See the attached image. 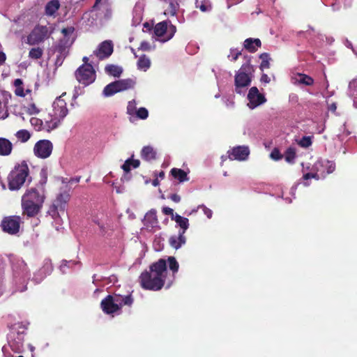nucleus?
<instances>
[{
	"label": "nucleus",
	"mask_w": 357,
	"mask_h": 357,
	"mask_svg": "<svg viewBox=\"0 0 357 357\" xmlns=\"http://www.w3.org/2000/svg\"><path fill=\"white\" fill-rule=\"evenodd\" d=\"M167 274V261L160 259L149 266V271L141 273L139 282L144 289L159 291L165 285Z\"/></svg>",
	"instance_id": "nucleus-1"
},
{
	"label": "nucleus",
	"mask_w": 357,
	"mask_h": 357,
	"mask_svg": "<svg viewBox=\"0 0 357 357\" xmlns=\"http://www.w3.org/2000/svg\"><path fill=\"white\" fill-rule=\"evenodd\" d=\"M45 199V190L43 186L40 189L31 188L26 190L22 197V215L28 218H33L38 215Z\"/></svg>",
	"instance_id": "nucleus-2"
},
{
	"label": "nucleus",
	"mask_w": 357,
	"mask_h": 357,
	"mask_svg": "<svg viewBox=\"0 0 357 357\" xmlns=\"http://www.w3.org/2000/svg\"><path fill=\"white\" fill-rule=\"evenodd\" d=\"M29 175V169L26 161L15 165L8 176V186L10 190H20Z\"/></svg>",
	"instance_id": "nucleus-3"
},
{
	"label": "nucleus",
	"mask_w": 357,
	"mask_h": 357,
	"mask_svg": "<svg viewBox=\"0 0 357 357\" xmlns=\"http://www.w3.org/2000/svg\"><path fill=\"white\" fill-rule=\"evenodd\" d=\"M253 67L250 61L243 63L234 77L235 91L241 94L248 88L252 82V73Z\"/></svg>",
	"instance_id": "nucleus-4"
},
{
	"label": "nucleus",
	"mask_w": 357,
	"mask_h": 357,
	"mask_svg": "<svg viewBox=\"0 0 357 357\" xmlns=\"http://www.w3.org/2000/svg\"><path fill=\"white\" fill-rule=\"evenodd\" d=\"M77 82L84 86L92 84L96 77V71L90 63L82 64L75 72Z\"/></svg>",
	"instance_id": "nucleus-5"
},
{
	"label": "nucleus",
	"mask_w": 357,
	"mask_h": 357,
	"mask_svg": "<svg viewBox=\"0 0 357 357\" xmlns=\"http://www.w3.org/2000/svg\"><path fill=\"white\" fill-rule=\"evenodd\" d=\"M51 33L47 26L38 24L27 36L26 43L30 45H38L48 38Z\"/></svg>",
	"instance_id": "nucleus-6"
},
{
	"label": "nucleus",
	"mask_w": 357,
	"mask_h": 357,
	"mask_svg": "<svg viewBox=\"0 0 357 357\" xmlns=\"http://www.w3.org/2000/svg\"><path fill=\"white\" fill-rule=\"evenodd\" d=\"M22 223L23 221L21 216L9 215L2 219L0 226L3 232L15 235L19 233Z\"/></svg>",
	"instance_id": "nucleus-7"
},
{
	"label": "nucleus",
	"mask_w": 357,
	"mask_h": 357,
	"mask_svg": "<svg viewBox=\"0 0 357 357\" xmlns=\"http://www.w3.org/2000/svg\"><path fill=\"white\" fill-rule=\"evenodd\" d=\"M156 36L163 37L162 40L166 42L172 39L176 32V26L171 24L170 21L165 20L155 24L153 29Z\"/></svg>",
	"instance_id": "nucleus-8"
},
{
	"label": "nucleus",
	"mask_w": 357,
	"mask_h": 357,
	"mask_svg": "<svg viewBox=\"0 0 357 357\" xmlns=\"http://www.w3.org/2000/svg\"><path fill=\"white\" fill-rule=\"evenodd\" d=\"M313 171L319 176V179L325 178L328 174L333 173L335 169V163L327 160H317L313 165Z\"/></svg>",
	"instance_id": "nucleus-9"
},
{
	"label": "nucleus",
	"mask_w": 357,
	"mask_h": 357,
	"mask_svg": "<svg viewBox=\"0 0 357 357\" xmlns=\"http://www.w3.org/2000/svg\"><path fill=\"white\" fill-rule=\"evenodd\" d=\"M53 149L52 143L47 139H41L37 142L33 148L34 154L40 158H48Z\"/></svg>",
	"instance_id": "nucleus-10"
},
{
	"label": "nucleus",
	"mask_w": 357,
	"mask_h": 357,
	"mask_svg": "<svg viewBox=\"0 0 357 357\" xmlns=\"http://www.w3.org/2000/svg\"><path fill=\"white\" fill-rule=\"evenodd\" d=\"M63 96L57 98L53 102V114L52 116L55 119H58V123H60L68 113V110L66 107V101L62 98Z\"/></svg>",
	"instance_id": "nucleus-11"
},
{
	"label": "nucleus",
	"mask_w": 357,
	"mask_h": 357,
	"mask_svg": "<svg viewBox=\"0 0 357 357\" xmlns=\"http://www.w3.org/2000/svg\"><path fill=\"white\" fill-rule=\"evenodd\" d=\"M114 295H107L101 301L100 307L102 312L106 314H112L120 310Z\"/></svg>",
	"instance_id": "nucleus-12"
},
{
	"label": "nucleus",
	"mask_w": 357,
	"mask_h": 357,
	"mask_svg": "<svg viewBox=\"0 0 357 357\" xmlns=\"http://www.w3.org/2000/svg\"><path fill=\"white\" fill-rule=\"evenodd\" d=\"M248 99L249 100L248 105L250 109H254L266 101L265 96L259 93L256 86L250 89Z\"/></svg>",
	"instance_id": "nucleus-13"
},
{
	"label": "nucleus",
	"mask_w": 357,
	"mask_h": 357,
	"mask_svg": "<svg viewBox=\"0 0 357 357\" xmlns=\"http://www.w3.org/2000/svg\"><path fill=\"white\" fill-rule=\"evenodd\" d=\"M113 50L112 42L111 40H105L98 45V47L93 52V54L98 59L103 60L110 56Z\"/></svg>",
	"instance_id": "nucleus-14"
},
{
	"label": "nucleus",
	"mask_w": 357,
	"mask_h": 357,
	"mask_svg": "<svg viewBox=\"0 0 357 357\" xmlns=\"http://www.w3.org/2000/svg\"><path fill=\"white\" fill-rule=\"evenodd\" d=\"M230 160H245L250 154V150L247 146H237L228 151Z\"/></svg>",
	"instance_id": "nucleus-15"
},
{
	"label": "nucleus",
	"mask_w": 357,
	"mask_h": 357,
	"mask_svg": "<svg viewBox=\"0 0 357 357\" xmlns=\"http://www.w3.org/2000/svg\"><path fill=\"white\" fill-rule=\"evenodd\" d=\"M144 225L149 230H155L159 228V222L157 218V211L152 208L149 211L143 219Z\"/></svg>",
	"instance_id": "nucleus-16"
},
{
	"label": "nucleus",
	"mask_w": 357,
	"mask_h": 357,
	"mask_svg": "<svg viewBox=\"0 0 357 357\" xmlns=\"http://www.w3.org/2000/svg\"><path fill=\"white\" fill-rule=\"evenodd\" d=\"M69 199L70 195L68 192L59 193L52 205L60 210L61 214H64Z\"/></svg>",
	"instance_id": "nucleus-17"
},
{
	"label": "nucleus",
	"mask_w": 357,
	"mask_h": 357,
	"mask_svg": "<svg viewBox=\"0 0 357 357\" xmlns=\"http://www.w3.org/2000/svg\"><path fill=\"white\" fill-rule=\"evenodd\" d=\"M116 300H118L119 302H117L118 305L120 308V310L122 308L123 306H128L131 307L134 303V298L132 296V294H129L127 295H121L114 294Z\"/></svg>",
	"instance_id": "nucleus-18"
},
{
	"label": "nucleus",
	"mask_w": 357,
	"mask_h": 357,
	"mask_svg": "<svg viewBox=\"0 0 357 357\" xmlns=\"http://www.w3.org/2000/svg\"><path fill=\"white\" fill-rule=\"evenodd\" d=\"M71 42H70V38H61L60 39L57 44L55 45V51L60 54L68 55V47L71 45Z\"/></svg>",
	"instance_id": "nucleus-19"
},
{
	"label": "nucleus",
	"mask_w": 357,
	"mask_h": 357,
	"mask_svg": "<svg viewBox=\"0 0 357 357\" xmlns=\"http://www.w3.org/2000/svg\"><path fill=\"white\" fill-rule=\"evenodd\" d=\"M243 46L249 52L254 53L261 46V42L259 38H249L244 40Z\"/></svg>",
	"instance_id": "nucleus-20"
},
{
	"label": "nucleus",
	"mask_w": 357,
	"mask_h": 357,
	"mask_svg": "<svg viewBox=\"0 0 357 357\" xmlns=\"http://www.w3.org/2000/svg\"><path fill=\"white\" fill-rule=\"evenodd\" d=\"M12 142L6 138L0 137V155L8 156L13 151Z\"/></svg>",
	"instance_id": "nucleus-21"
},
{
	"label": "nucleus",
	"mask_w": 357,
	"mask_h": 357,
	"mask_svg": "<svg viewBox=\"0 0 357 357\" xmlns=\"http://www.w3.org/2000/svg\"><path fill=\"white\" fill-rule=\"evenodd\" d=\"M156 151L151 146H144L141 151V158L146 161H151L156 158Z\"/></svg>",
	"instance_id": "nucleus-22"
},
{
	"label": "nucleus",
	"mask_w": 357,
	"mask_h": 357,
	"mask_svg": "<svg viewBox=\"0 0 357 357\" xmlns=\"http://www.w3.org/2000/svg\"><path fill=\"white\" fill-rule=\"evenodd\" d=\"M60 3L59 0H51L45 6V13L47 16L54 15L59 9Z\"/></svg>",
	"instance_id": "nucleus-23"
},
{
	"label": "nucleus",
	"mask_w": 357,
	"mask_h": 357,
	"mask_svg": "<svg viewBox=\"0 0 357 357\" xmlns=\"http://www.w3.org/2000/svg\"><path fill=\"white\" fill-rule=\"evenodd\" d=\"M170 174L176 180L178 181L180 183L188 181L189 180L188 173L183 169L172 168L170 171Z\"/></svg>",
	"instance_id": "nucleus-24"
},
{
	"label": "nucleus",
	"mask_w": 357,
	"mask_h": 357,
	"mask_svg": "<svg viewBox=\"0 0 357 357\" xmlns=\"http://www.w3.org/2000/svg\"><path fill=\"white\" fill-rule=\"evenodd\" d=\"M119 91H123L130 89H132L135 84V82L130 78L123 79L115 81Z\"/></svg>",
	"instance_id": "nucleus-25"
},
{
	"label": "nucleus",
	"mask_w": 357,
	"mask_h": 357,
	"mask_svg": "<svg viewBox=\"0 0 357 357\" xmlns=\"http://www.w3.org/2000/svg\"><path fill=\"white\" fill-rule=\"evenodd\" d=\"M185 243V237L184 234L180 233L178 236H173L169 238V243L171 246L175 249H178L183 244Z\"/></svg>",
	"instance_id": "nucleus-26"
},
{
	"label": "nucleus",
	"mask_w": 357,
	"mask_h": 357,
	"mask_svg": "<svg viewBox=\"0 0 357 357\" xmlns=\"http://www.w3.org/2000/svg\"><path fill=\"white\" fill-rule=\"evenodd\" d=\"M105 70L108 75L115 77H119L123 73L121 67L114 64L107 65L105 68Z\"/></svg>",
	"instance_id": "nucleus-27"
},
{
	"label": "nucleus",
	"mask_w": 357,
	"mask_h": 357,
	"mask_svg": "<svg viewBox=\"0 0 357 357\" xmlns=\"http://www.w3.org/2000/svg\"><path fill=\"white\" fill-rule=\"evenodd\" d=\"M119 92H120L119 89H118V86L114 81L109 83L104 88L102 93L105 97H109Z\"/></svg>",
	"instance_id": "nucleus-28"
},
{
	"label": "nucleus",
	"mask_w": 357,
	"mask_h": 357,
	"mask_svg": "<svg viewBox=\"0 0 357 357\" xmlns=\"http://www.w3.org/2000/svg\"><path fill=\"white\" fill-rule=\"evenodd\" d=\"M139 165L140 161L139 160L128 158L125 161L123 165L121 166V168L126 173H128L130 172L131 167L133 168H137Z\"/></svg>",
	"instance_id": "nucleus-29"
},
{
	"label": "nucleus",
	"mask_w": 357,
	"mask_h": 357,
	"mask_svg": "<svg viewBox=\"0 0 357 357\" xmlns=\"http://www.w3.org/2000/svg\"><path fill=\"white\" fill-rule=\"evenodd\" d=\"M175 222L179 225L182 231H180V233L185 234V231L188 229L189 227V221L188 219L184 217L181 216L180 215L175 214V218H174Z\"/></svg>",
	"instance_id": "nucleus-30"
},
{
	"label": "nucleus",
	"mask_w": 357,
	"mask_h": 357,
	"mask_svg": "<svg viewBox=\"0 0 357 357\" xmlns=\"http://www.w3.org/2000/svg\"><path fill=\"white\" fill-rule=\"evenodd\" d=\"M137 68L146 71L151 66V61L145 54L142 55L137 61Z\"/></svg>",
	"instance_id": "nucleus-31"
},
{
	"label": "nucleus",
	"mask_w": 357,
	"mask_h": 357,
	"mask_svg": "<svg viewBox=\"0 0 357 357\" xmlns=\"http://www.w3.org/2000/svg\"><path fill=\"white\" fill-rule=\"evenodd\" d=\"M167 2L169 3V6L165 11V15H176L179 8L178 0H168Z\"/></svg>",
	"instance_id": "nucleus-32"
},
{
	"label": "nucleus",
	"mask_w": 357,
	"mask_h": 357,
	"mask_svg": "<svg viewBox=\"0 0 357 357\" xmlns=\"http://www.w3.org/2000/svg\"><path fill=\"white\" fill-rule=\"evenodd\" d=\"M195 7L203 13L209 12L212 9L211 3L207 0H196Z\"/></svg>",
	"instance_id": "nucleus-33"
},
{
	"label": "nucleus",
	"mask_w": 357,
	"mask_h": 357,
	"mask_svg": "<svg viewBox=\"0 0 357 357\" xmlns=\"http://www.w3.org/2000/svg\"><path fill=\"white\" fill-rule=\"evenodd\" d=\"M296 157V153L295 148L289 147L288 149H287L284 153V159L287 162L290 164H294Z\"/></svg>",
	"instance_id": "nucleus-34"
},
{
	"label": "nucleus",
	"mask_w": 357,
	"mask_h": 357,
	"mask_svg": "<svg viewBox=\"0 0 357 357\" xmlns=\"http://www.w3.org/2000/svg\"><path fill=\"white\" fill-rule=\"evenodd\" d=\"M298 79L297 80L299 84H302L305 86H312L314 84V79L310 76L303 74H298Z\"/></svg>",
	"instance_id": "nucleus-35"
},
{
	"label": "nucleus",
	"mask_w": 357,
	"mask_h": 357,
	"mask_svg": "<svg viewBox=\"0 0 357 357\" xmlns=\"http://www.w3.org/2000/svg\"><path fill=\"white\" fill-rule=\"evenodd\" d=\"M23 82L21 79H16L14 81V86H15V94L17 96L24 97L25 93L24 92V88L22 86Z\"/></svg>",
	"instance_id": "nucleus-36"
},
{
	"label": "nucleus",
	"mask_w": 357,
	"mask_h": 357,
	"mask_svg": "<svg viewBox=\"0 0 357 357\" xmlns=\"http://www.w3.org/2000/svg\"><path fill=\"white\" fill-rule=\"evenodd\" d=\"M259 58L261 60V63L260 64L259 68L261 70H264V69H267L270 68V56L268 53H262L259 55Z\"/></svg>",
	"instance_id": "nucleus-37"
},
{
	"label": "nucleus",
	"mask_w": 357,
	"mask_h": 357,
	"mask_svg": "<svg viewBox=\"0 0 357 357\" xmlns=\"http://www.w3.org/2000/svg\"><path fill=\"white\" fill-rule=\"evenodd\" d=\"M15 136L19 141L24 143L30 139L31 134L28 130L22 129L17 131L15 134Z\"/></svg>",
	"instance_id": "nucleus-38"
},
{
	"label": "nucleus",
	"mask_w": 357,
	"mask_h": 357,
	"mask_svg": "<svg viewBox=\"0 0 357 357\" xmlns=\"http://www.w3.org/2000/svg\"><path fill=\"white\" fill-rule=\"evenodd\" d=\"M43 54V50L39 47L31 48L29 52V57L31 59H39Z\"/></svg>",
	"instance_id": "nucleus-39"
},
{
	"label": "nucleus",
	"mask_w": 357,
	"mask_h": 357,
	"mask_svg": "<svg viewBox=\"0 0 357 357\" xmlns=\"http://www.w3.org/2000/svg\"><path fill=\"white\" fill-rule=\"evenodd\" d=\"M312 136H304L300 140L297 141V144L302 148H308L312 144Z\"/></svg>",
	"instance_id": "nucleus-40"
},
{
	"label": "nucleus",
	"mask_w": 357,
	"mask_h": 357,
	"mask_svg": "<svg viewBox=\"0 0 357 357\" xmlns=\"http://www.w3.org/2000/svg\"><path fill=\"white\" fill-rule=\"evenodd\" d=\"M169 269L172 271L173 275L178 271V263L174 257H169L167 259Z\"/></svg>",
	"instance_id": "nucleus-41"
},
{
	"label": "nucleus",
	"mask_w": 357,
	"mask_h": 357,
	"mask_svg": "<svg viewBox=\"0 0 357 357\" xmlns=\"http://www.w3.org/2000/svg\"><path fill=\"white\" fill-rule=\"evenodd\" d=\"M47 213L56 221L59 220L61 212L60 211V210L57 209L56 207H54L53 205L50 206Z\"/></svg>",
	"instance_id": "nucleus-42"
},
{
	"label": "nucleus",
	"mask_w": 357,
	"mask_h": 357,
	"mask_svg": "<svg viewBox=\"0 0 357 357\" xmlns=\"http://www.w3.org/2000/svg\"><path fill=\"white\" fill-rule=\"evenodd\" d=\"M350 94L354 99V105L357 107V84L351 83L349 85Z\"/></svg>",
	"instance_id": "nucleus-43"
},
{
	"label": "nucleus",
	"mask_w": 357,
	"mask_h": 357,
	"mask_svg": "<svg viewBox=\"0 0 357 357\" xmlns=\"http://www.w3.org/2000/svg\"><path fill=\"white\" fill-rule=\"evenodd\" d=\"M52 271V264H51L50 261V260L45 261L43 266L40 270V272L43 273L45 275L47 273L49 274L50 273H51Z\"/></svg>",
	"instance_id": "nucleus-44"
},
{
	"label": "nucleus",
	"mask_w": 357,
	"mask_h": 357,
	"mask_svg": "<svg viewBox=\"0 0 357 357\" xmlns=\"http://www.w3.org/2000/svg\"><path fill=\"white\" fill-rule=\"evenodd\" d=\"M136 115L140 119H146L149 116V112L145 107H140L136 111Z\"/></svg>",
	"instance_id": "nucleus-45"
},
{
	"label": "nucleus",
	"mask_w": 357,
	"mask_h": 357,
	"mask_svg": "<svg viewBox=\"0 0 357 357\" xmlns=\"http://www.w3.org/2000/svg\"><path fill=\"white\" fill-rule=\"evenodd\" d=\"M60 123H58V119L51 120L50 121L46 122V130L50 132L56 128Z\"/></svg>",
	"instance_id": "nucleus-46"
},
{
	"label": "nucleus",
	"mask_w": 357,
	"mask_h": 357,
	"mask_svg": "<svg viewBox=\"0 0 357 357\" xmlns=\"http://www.w3.org/2000/svg\"><path fill=\"white\" fill-rule=\"evenodd\" d=\"M271 158L274 160H279L283 158V155L277 148L273 149L270 155Z\"/></svg>",
	"instance_id": "nucleus-47"
},
{
	"label": "nucleus",
	"mask_w": 357,
	"mask_h": 357,
	"mask_svg": "<svg viewBox=\"0 0 357 357\" xmlns=\"http://www.w3.org/2000/svg\"><path fill=\"white\" fill-rule=\"evenodd\" d=\"M75 31V28L73 26H68L66 28H63L61 29V33L63 35V38H69V36Z\"/></svg>",
	"instance_id": "nucleus-48"
},
{
	"label": "nucleus",
	"mask_w": 357,
	"mask_h": 357,
	"mask_svg": "<svg viewBox=\"0 0 357 357\" xmlns=\"http://www.w3.org/2000/svg\"><path fill=\"white\" fill-rule=\"evenodd\" d=\"M240 55H241V51L231 50V54L228 56V58L232 61H236Z\"/></svg>",
	"instance_id": "nucleus-49"
},
{
	"label": "nucleus",
	"mask_w": 357,
	"mask_h": 357,
	"mask_svg": "<svg viewBox=\"0 0 357 357\" xmlns=\"http://www.w3.org/2000/svg\"><path fill=\"white\" fill-rule=\"evenodd\" d=\"M151 49V45L147 41H142L140 44L139 50L142 51H150Z\"/></svg>",
	"instance_id": "nucleus-50"
},
{
	"label": "nucleus",
	"mask_w": 357,
	"mask_h": 357,
	"mask_svg": "<svg viewBox=\"0 0 357 357\" xmlns=\"http://www.w3.org/2000/svg\"><path fill=\"white\" fill-rule=\"evenodd\" d=\"M162 212L165 215H170L172 220H174V218H175V214L174 213V210L169 207H163Z\"/></svg>",
	"instance_id": "nucleus-51"
},
{
	"label": "nucleus",
	"mask_w": 357,
	"mask_h": 357,
	"mask_svg": "<svg viewBox=\"0 0 357 357\" xmlns=\"http://www.w3.org/2000/svg\"><path fill=\"white\" fill-rule=\"evenodd\" d=\"M304 180H308L310 178H315L317 180H319V176L316 174V172L314 171V172H309L306 173L303 176Z\"/></svg>",
	"instance_id": "nucleus-52"
},
{
	"label": "nucleus",
	"mask_w": 357,
	"mask_h": 357,
	"mask_svg": "<svg viewBox=\"0 0 357 357\" xmlns=\"http://www.w3.org/2000/svg\"><path fill=\"white\" fill-rule=\"evenodd\" d=\"M66 56H67V55H63V54H59L57 55L56 61H55V65L56 66H61Z\"/></svg>",
	"instance_id": "nucleus-53"
},
{
	"label": "nucleus",
	"mask_w": 357,
	"mask_h": 357,
	"mask_svg": "<svg viewBox=\"0 0 357 357\" xmlns=\"http://www.w3.org/2000/svg\"><path fill=\"white\" fill-rule=\"evenodd\" d=\"M100 231L102 235L107 234L109 227L102 222L98 223Z\"/></svg>",
	"instance_id": "nucleus-54"
},
{
	"label": "nucleus",
	"mask_w": 357,
	"mask_h": 357,
	"mask_svg": "<svg viewBox=\"0 0 357 357\" xmlns=\"http://www.w3.org/2000/svg\"><path fill=\"white\" fill-rule=\"evenodd\" d=\"M135 107L134 103L132 102H129L128 107H127V113L130 115H132L135 113Z\"/></svg>",
	"instance_id": "nucleus-55"
},
{
	"label": "nucleus",
	"mask_w": 357,
	"mask_h": 357,
	"mask_svg": "<svg viewBox=\"0 0 357 357\" xmlns=\"http://www.w3.org/2000/svg\"><path fill=\"white\" fill-rule=\"evenodd\" d=\"M203 208V211L204 214L206 215L208 218H211L212 217L213 212L211 209L206 208L205 206H201Z\"/></svg>",
	"instance_id": "nucleus-56"
},
{
	"label": "nucleus",
	"mask_w": 357,
	"mask_h": 357,
	"mask_svg": "<svg viewBox=\"0 0 357 357\" xmlns=\"http://www.w3.org/2000/svg\"><path fill=\"white\" fill-rule=\"evenodd\" d=\"M169 198L175 203H178L181 201V197L177 194H172Z\"/></svg>",
	"instance_id": "nucleus-57"
},
{
	"label": "nucleus",
	"mask_w": 357,
	"mask_h": 357,
	"mask_svg": "<svg viewBox=\"0 0 357 357\" xmlns=\"http://www.w3.org/2000/svg\"><path fill=\"white\" fill-rule=\"evenodd\" d=\"M31 123L32 125H35V126H37V125L41 126L42 125V121L38 118H31Z\"/></svg>",
	"instance_id": "nucleus-58"
},
{
	"label": "nucleus",
	"mask_w": 357,
	"mask_h": 357,
	"mask_svg": "<svg viewBox=\"0 0 357 357\" xmlns=\"http://www.w3.org/2000/svg\"><path fill=\"white\" fill-rule=\"evenodd\" d=\"M270 78L266 74H262L261 77V82L264 83H268L270 82Z\"/></svg>",
	"instance_id": "nucleus-59"
},
{
	"label": "nucleus",
	"mask_w": 357,
	"mask_h": 357,
	"mask_svg": "<svg viewBox=\"0 0 357 357\" xmlns=\"http://www.w3.org/2000/svg\"><path fill=\"white\" fill-rule=\"evenodd\" d=\"M6 59V56L3 52H0V66L2 65Z\"/></svg>",
	"instance_id": "nucleus-60"
},
{
	"label": "nucleus",
	"mask_w": 357,
	"mask_h": 357,
	"mask_svg": "<svg viewBox=\"0 0 357 357\" xmlns=\"http://www.w3.org/2000/svg\"><path fill=\"white\" fill-rule=\"evenodd\" d=\"M80 178L81 177L80 176H77V177H75V178H70L69 181H68V183H79V181H80Z\"/></svg>",
	"instance_id": "nucleus-61"
},
{
	"label": "nucleus",
	"mask_w": 357,
	"mask_h": 357,
	"mask_svg": "<svg viewBox=\"0 0 357 357\" xmlns=\"http://www.w3.org/2000/svg\"><path fill=\"white\" fill-rule=\"evenodd\" d=\"M156 178L163 179L165 178V172L163 171L160 172L158 174L155 173Z\"/></svg>",
	"instance_id": "nucleus-62"
},
{
	"label": "nucleus",
	"mask_w": 357,
	"mask_h": 357,
	"mask_svg": "<svg viewBox=\"0 0 357 357\" xmlns=\"http://www.w3.org/2000/svg\"><path fill=\"white\" fill-rule=\"evenodd\" d=\"M337 109V106H336V104L335 103H332L330 106H329V109L333 112H335V110Z\"/></svg>",
	"instance_id": "nucleus-63"
},
{
	"label": "nucleus",
	"mask_w": 357,
	"mask_h": 357,
	"mask_svg": "<svg viewBox=\"0 0 357 357\" xmlns=\"http://www.w3.org/2000/svg\"><path fill=\"white\" fill-rule=\"evenodd\" d=\"M144 28H146L147 30H151L152 25H151L149 22H145L144 24Z\"/></svg>",
	"instance_id": "nucleus-64"
}]
</instances>
